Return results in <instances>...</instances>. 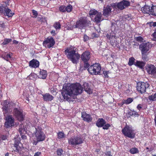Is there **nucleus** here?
<instances>
[{"mask_svg":"<svg viewBox=\"0 0 156 156\" xmlns=\"http://www.w3.org/2000/svg\"><path fill=\"white\" fill-rule=\"evenodd\" d=\"M3 12L5 14L9 17L12 16L14 13L9 9L7 6H4V5L2 4L0 5V13Z\"/></svg>","mask_w":156,"mask_h":156,"instance_id":"obj_14","label":"nucleus"},{"mask_svg":"<svg viewBox=\"0 0 156 156\" xmlns=\"http://www.w3.org/2000/svg\"><path fill=\"white\" fill-rule=\"evenodd\" d=\"M143 52H141L142 59L144 60H147V53L144 52H143Z\"/></svg>","mask_w":156,"mask_h":156,"instance_id":"obj_43","label":"nucleus"},{"mask_svg":"<svg viewBox=\"0 0 156 156\" xmlns=\"http://www.w3.org/2000/svg\"><path fill=\"white\" fill-rule=\"evenodd\" d=\"M4 52L2 53V54H0V57L2 58L3 59V57H4Z\"/></svg>","mask_w":156,"mask_h":156,"instance_id":"obj_59","label":"nucleus"},{"mask_svg":"<svg viewBox=\"0 0 156 156\" xmlns=\"http://www.w3.org/2000/svg\"><path fill=\"white\" fill-rule=\"evenodd\" d=\"M14 123V119L12 115H9L6 117L5 126L6 128H9L13 126Z\"/></svg>","mask_w":156,"mask_h":156,"instance_id":"obj_13","label":"nucleus"},{"mask_svg":"<svg viewBox=\"0 0 156 156\" xmlns=\"http://www.w3.org/2000/svg\"><path fill=\"white\" fill-rule=\"evenodd\" d=\"M84 66L85 68L89 67L87 70L92 75L99 74L100 73L101 66L100 64L98 63L94 64L90 67L89 66V64L86 63L85 65Z\"/></svg>","mask_w":156,"mask_h":156,"instance_id":"obj_4","label":"nucleus"},{"mask_svg":"<svg viewBox=\"0 0 156 156\" xmlns=\"http://www.w3.org/2000/svg\"><path fill=\"white\" fill-rule=\"evenodd\" d=\"M83 39L84 41H87L89 39V37L86 35H84L83 36Z\"/></svg>","mask_w":156,"mask_h":156,"instance_id":"obj_51","label":"nucleus"},{"mask_svg":"<svg viewBox=\"0 0 156 156\" xmlns=\"http://www.w3.org/2000/svg\"><path fill=\"white\" fill-rule=\"evenodd\" d=\"M150 74L154 78H156V67H155Z\"/></svg>","mask_w":156,"mask_h":156,"instance_id":"obj_42","label":"nucleus"},{"mask_svg":"<svg viewBox=\"0 0 156 156\" xmlns=\"http://www.w3.org/2000/svg\"><path fill=\"white\" fill-rule=\"evenodd\" d=\"M20 143V141L16 142V141H15L14 146L15 147V149H14L15 151L16 152H18L20 150V146H19V145Z\"/></svg>","mask_w":156,"mask_h":156,"instance_id":"obj_35","label":"nucleus"},{"mask_svg":"<svg viewBox=\"0 0 156 156\" xmlns=\"http://www.w3.org/2000/svg\"><path fill=\"white\" fill-rule=\"evenodd\" d=\"M12 41L11 39L5 38L3 42L2 43L3 45H6L10 42Z\"/></svg>","mask_w":156,"mask_h":156,"instance_id":"obj_38","label":"nucleus"},{"mask_svg":"<svg viewBox=\"0 0 156 156\" xmlns=\"http://www.w3.org/2000/svg\"><path fill=\"white\" fill-rule=\"evenodd\" d=\"M102 14L101 12H99L95 17L94 21L97 23H98L102 20H101Z\"/></svg>","mask_w":156,"mask_h":156,"instance_id":"obj_26","label":"nucleus"},{"mask_svg":"<svg viewBox=\"0 0 156 156\" xmlns=\"http://www.w3.org/2000/svg\"><path fill=\"white\" fill-rule=\"evenodd\" d=\"M77 50L76 47L71 46L67 48L64 51L67 58L74 64H76L80 58Z\"/></svg>","mask_w":156,"mask_h":156,"instance_id":"obj_2","label":"nucleus"},{"mask_svg":"<svg viewBox=\"0 0 156 156\" xmlns=\"http://www.w3.org/2000/svg\"><path fill=\"white\" fill-rule=\"evenodd\" d=\"M59 9L60 11L62 12H65L66 11V7L64 6H61L59 8Z\"/></svg>","mask_w":156,"mask_h":156,"instance_id":"obj_46","label":"nucleus"},{"mask_svg":"<svg viewBox=\"0 0 156 156\" xmlns=\"http://www.w3.org/2000/svg\"><path fill=\"white\" fill-rule=\"evenodd\" d=\"M51 34L55 36L56 34L55 31L54 30H52L51 32Z\"/></svg>","mask_w":156,"mask_h":156,"instance_id":"obj_55","label":"nucleus"},{"mask_svg":"<svg viewBox=\"0 0 156 156\" xmlns=\"http://www.w3.org/2000/svg\"><path fill=\"white\" fill-rule=\"evenodd\" d=\"M34 156H42V155L41 152H37L35 154Z\"/></svg>","mask_w":156,"mask_h":156,"instance_id":"obj_52","label":"nucleus"},{"mask_svg":"<svg viewBox=\"0 0 156 156\" xmlns=\"http://www.w3.org/2000/svg\"><path fill=\"white\" fill-rule=\"evenodd\" d=\"M66 11L68 12H70L72 9V6L70 5H68L66 7Z\"/></svg>","mask_w":156,"mask_h":156,"instance_id":"obj_44","label":"nucleus"},{"mask_svg":"<svg viewBox=\"0 0 156 156\" xmlns=\"http://www.w3.org/2000/svg\"><path fill=\"white\" fill-rule=\"evenodd\" d=\"M149 86V84L147 82H139L137 83V90L141 94L145 92L146 89Z\"/></svg>","mask_w":156,"mask_h":156,"instance_id":"obj_10","label":"nucleus"},{"mask_svg":"<svg viewBox=\"0 0 156 156\" xmlns=\"http://www.w3.org/2000/svg\"><path fill=\"white\" fill-rule=\"evenodd\" d=\"M135 60V58L133 57H131L129 58L128 62V65L130 66H132Z\"/></svg>","mask_w":156,"mask_h":156,"instance_id":"obj_41","label":"nucleus"},{"mask_svg":"<svg viewBox=\"0 0 156 156\" xmlns=\"http://www.w3.org/2000/svg\"><path fill=\"white\" fill-rule=\"evenodd\" d=\"M151 25L152 26L154 27L156 26V22L151 23Z\"/></svg>","mask_w":156,"mask_h":156,"instance_id":"obj_56","label":"nucleus"},{"mask_svg":"<svg viewBox=\"0 0 156 156\" xmlns=\"http://www.w3.org/2000/svg\"><path fill=\"white\" fill-rule=\"evenodd\" d=\"M6 139V137L5 136H4L2 138V139L3 140H5Z\"/></svg>","mask_w":156,"mask_h":156,"instance_id":"obj_63","label":"nucleus"},{"mask_svg":"<svg viewBox=\"0 0 156 156\" xmlns=\"http://www.w3.org/2000/svg\"><path fill=\"white\" fill-rule=\"evenodd\" d=\"M149 99L152 101L156 100V93L150 96L149 97Z\"/></svg>","mask_w":156,"mask_h":156,"instance_id":"obj_39","label":"nucleus"},{"mask_svg":"<svg viewBox=\"0 0 156 156\" xmlns=\"http://www.w3.org/2000/svg\"><path fill=\"white\" fill-rule=\"evenodd\" d=\"M83 86L85 91L89 94L92 93V90L90 88V87L87 83H84L83 84Z\"/></svg>","mask_w":156,"mask_h":156,"instance_id":"obj_25","label":"nucleus"},{"mask_svg":"<svg viewBox=\"0 0 156 156\" xmlns=\"http://www.w3.org/2000/svg\"><path fill=\"white\" fill-rule=\"evenodd\" d=\"M90 58V52L87 51H86L83 52L81 55V58L82 60L84 62H87Z\"/></svg>","mask_w":156,"mask_h":156,"instance_id":"obj_17","label":"nucleus"},{"mask_svg":"<svg viewBox=\"0 0 156 156\" xmlns=\"http://www.w3.org/2000/svg\"><path fill=\"white\" fill-rule=\"evenodd\" d=\"M151 14L156 16V5H153L151 7Z\"/></svg>","mask_w":156,"mask_h":156,"instance_id":"obj_32","label":"nucleus"},{"mask_svg":"<svg viewBox=\"0 0 156 156\" xmlns=\"http://www.w3.org/2000/svg\"><path fill=\"white\" fill-rule=\"evenodd\" d=\"M1 105L3 106L2 108L4 114L9 113L10 112V110L15 105V104L13 102H11L8 103V101L6 100L3 101Z\"/></svg>","mask_w":156,"mask_h":156,"instance_id":"obj_6","label":"nucleus"},{"mask_svg":"<svg viewBox=\"0 0 156 156\" xmlns=\"http://www.w3.org/2000/svg\"><path fill=\"white\" fill-rule=\"evenodd\" d=\"M151 47V44L149 42H147L141 44L139 46V48L141 50V52L147 53Z\"/></svg>","mask_w":156,"mask_h":156,"instance_id":"obj_16","label":"nucleus"},{"mask_svg":"<svg viewBox=\"0 0 156 156\" xmlns=\"http://www.w3.org/2000/svg\"><path fill=\"white\" fill-rule=\"evenodd\" d=\"M37 77L36 75L34 73H31L29 76L27 78V79H30L31 80H34Z\"/></svg>","mask_w":156,"mask_h":156,"instance_id":"obj_34","label":"nucleus"},{"mask_svg":"<svg viewBox=\"0 0 156 156\" xmlns=\"http://www.w3.org/2000/svg\"><path fill=\"white\" fill-rule=\"evenodd\" d=\"M153 150V149H152V148H150V150H149V151H152Z\"/></svg>","mask_w":156,"mask_h":156,"instance_id":"obj_64","label":"nucleus"},{"mask_svg":"<svg viewBox=\"0 0 156 156\" xmlns=\"http://www.w3.org/2000/svg\"><path fill=\"white\" fill-rule=\"evenodd\" d=\"M135 65L140 68L142 69L144 66L145 63L142 61H137Z\"/></svg>","mask_w":156,"mask_h":156,"instance_id":"obj_28","label":"nucleus"},{"mask_svg":"<svg viewBox=\"0 0 156 156\" xmlns=\"http://www.w3.org/2000/svg\"><path fill=\"white\" fill-rule=\"evenodd\" d=\"M4 57L3 59L7 61L10 62V60L11 59V56L10 54H7L6 52H4Z\"/></svg>","mask_w":156,"mask_h":156,"instance_id":"obj_29","label":"nucleus"},{"mask_svg":"<svg viewBox=\"0 0 156 156\" xmlns=\"http://www.w3.org/2000/svg\"><path fill=\"white\" fill-rule=\"evenodd\" d=\"M152 37H153V40L154 41H156V28L155 30V31L152 34Z\"/></svg>","mask_w":156,"mask_h":156,"instance_id":"obj_49","label":"nucleus"},{"mask_svg":"<svg viewBox=\"0 0 156 156\" xmlns=\"http://www.w3.org/2000/svg\"><path fill=\"white\" fill-rule=\"evenodd\" d=\"M63 152V150L61 149H59L57 150L56 153L58 155L61 156Z\"/></svg>","mask_w":156,"mask_h":156,"instance_id":"obj_45","label":"nucleus"},{"mask_svg":"<svg viewBox=\"0 0 156 156\" xmlns=\"http://www.w3.org/2000/svg\"><path fill=\"white\" fill-rule=\"evenodd\" d=\"M145 67L147 72L150 74L155 68V67L153 65L148 64L146 65Z\"/></svg>","mask_w":156,"mask_h":156,"instance_id":"obj_23","label":"nucleus"},{"mask_svg":"<svg viewBox=\"0 0 156 156\" xmlns=\"http://www.w3.org/2000/svg\"><path fill=\"white\" fill-rule=\"evenodd\" d=\"M105 154L106 156H112V155L111 154V152L110 151H107Z\"/></svg>","mask_w":156,"mask_h":156,"instance_id":"obj_53","label":"nucleus"},{"mask_svg":"<svg viewBox=\"0 0 156 156\" xmlns=\"http://www.w3.org/2000/svg\"><path fill=\"white\" fill-rule=\"evenodd\" d=\"M55 44V41L53 38L48 37L43 42L44 46L46 48H50L53 47Z\"/></svg>","mask_w":156,"mask_h":156,"instance_id":"obj_15","label":"nucleus"},{"mask_svg":"<svg viewBox=\"0 0 156 156\" xmlns=\"http://www.w3.org/2000/svg\"><path fill=\"white\" fill-rule=\"evenodd\" d=\"M47 76V71L44 70H41L39 75V77L40 78L45 79Z\"/></svg>","mask_w":156,"mask_h":156,"instance_id":"obj_24","label":"nucleus"},{"mask_svg":"<svg viewBox=\"0 0 156 156\" xmlns=\"http://www.w3.org/2000/svg\"><path fill=\"white\" fill-rule=\"evenodd\" d=\"M130 152L132 154H135L139 153L138 149L136 147L133 148L130 150Z\"/></svg>","mask_w":156,"mask_h":156,"instance_id":"obj_36","label":"nucleus"},{"mask_svg":"<svg viewBox=\"0 0 156 156\" xmlns=\"http://www.w3.org/2000/svg\"><path fill=\"white\" fill-rule=\"evenodd\" d=\"M99 12L94 9L90 10L89 12L90 16L91 18H92L94 16H96Z\"/></svg>","mask_w":156,"mask_h":156,"instance_id":"obj_30","label":"nucleus"},{"mask_svg":"<svg viewBox=\"0 0 156 156\" xmlns=\"http://www.w3.org/2000/svg\"><path fill=\"white\" fill-rule=\"evenodd\" d=\"M130 3L127 1L123 0L119 3H114L112 4V6L115 9H119L122 10L128 6Z\"/></svg>","mask_w":156,"mask_h":156,"instance_id":"obj_8","label":"nucleus"},{"mask_svg":"<svg viewBox=\"0 0 156 156\" xmlns=\"http://www.w3.org/2000/svg\"><path fill=\"white\" fill-rule=\"evenodd\" d=\"M39 66V62L34 59L30 61L29 63V66L32 68H36L38 67Z\"/></svg>","mask_w":156,"mask_h":156,"instance_id":"obj_19","label":"nucleus"},{"mask_svg":"<svg viewBox=\"0 0 156 156\" xmlns=\"http://www.w3.org/2000/svg\"><path fill=\"white\" fill-rule=\"evenodd\" d=\"M110 73L109 71H105L103 72V74L105 77H108V74Z\"/></svg>","mask_w":156,"mask_h":156,"instance_id":"obj_48","label":"nucleus"},{"mask_svg":"<svg viewBox=\"0 0 156 156\" xmlns=\"http://www.w3.org/2000/svg\"><path fill=\"white\" fill-rule=\"evenodd\" d=\"M32 12L33 15L35 17H36L38 15L37 12L34 10H33Z\"/></svg>","mask_w":156,"mask_h":156,"instance_id":"obj_50","label":"nucleus"},{"mask_svg":"<svg viewBox=\"0 0 156 156\" xmlns=\"http://www.w3.org/2000/svg\"><path fill=\"white\" fill-rule=\"evenodd\" d=\"M58 137L59 139H62L65 136V134L64 133L62 132H58L57 133Z\"/></svg>","mask_w":156,"mask_h":156,"instance_id":"obj_37","label":"nucleus"},{"mask_svg":"<svg viewBox=\"0 0 156 156\" xmlns=\"http://www.w3.org/2000/svg\"><path fill=\"white\" fill-rule=\"evenodd\" d=\"M5 156H9V153H6L5 154Z\"/></svg>","mask_w":156,"mask_h":156,"instance_id":"obj_62","label":"nucleus"},{"mask_svg":"<svg viewBox=\"0 0 156 156\" xmlns=\"http://www.w3.org/2000/svg\"><path fill=\"white\" fill-rule=\"evenodd\" d=\"M19 132L21 135L26 133L25 128H24V126L23 125H20L19 129Z\"/></svg>","mask_w":156,"mask_h":156,"instance_id":"obj_31","label":"nucleus"},{"mask_svg":"<svg viewBox=\"0 0 156 156\" xmlns=\"http://www.w3.org/2000/svg\"><path fill=\"white\" fill-rule=\"evenodd\" d=\"M83 141L80 136H73L68 139V143L71 145H76L82 144Z\"/></svg>","mask_w":156,"mask_h":156,"instance_id":"obj_9","label":"nucleus"},{"mask_svg":"<svg viewBox=\"0 0 156 156\" xmlns=\"http://www.w3.org/2000/svg\"><path fill=\"white\" fill-rule=\"evenodd\" d=\"M132 114L134 115H138V114L137 112L135 111H133L132 112Z\"/></svg>","mask_w":156,"mask_h":156,"instance_id":"obj_58","label":"nucleus"},{"mask_svg":"<svg viewBox=\"0 0 156 156\" xmlns=\"http://www.w3.org/2000/svg\"><path fill=\"white\" fill-rule=\"evenodd\" d=\"M96 126L99 127H103L104 129H108L111 126L109 124H106V122L103 118H99L96 122Z\"/></svg>","mask_w":156,"mask_h":156,"instance_id":"obj_11","label":"nucleus"},{"mask_svg":"<svg viewBox=\"0 0 156 156\" xmlns=\"http://www.w3.org/2000/svg\"><path fill=\"white\" fill-rule=\"evenodd\" d=\"M111 7L109 6L106 7H104L103 10V15L106 16H108L111 12Z\"/></svg>","mask_w":156,"mask_h":156,"instance_id":"obj_21","label":"nucleus"},{"mask_svg":"<svg viewBox=\"0 0 156 156\" xmlns=\"http://www.w3.org/2000/svg\"><path fill=\"white\" fill-rule=\"evenodd\" d=\"M53 26L56 30H60L61 28V26L60 23L59 22H55Z\"/></svg>","mask_w":156,"mask_h":156,"instance_id":"obj_33","label":"nucleus"},{"mask_svg":"<svg viewBox=\"0 0 156 156\" xmlns=\"http://www.w3.org/2000/svg\"><path fill=\"white\" fill-rule=\"evenodd\" d=\"M13 113L16 118L20 121L23 120L24 117V115L23 113V111L17 108L14 109Z\"/></svg>","mask_w":156,"mask_h":156,"instance_id":"obj_12","label":"nucleus"},{"mask_svg":"<svg viewBox=\"0 0 156 156\" xmlns=\"http://www.w3.org/2000/svg\"><path fill=\"white\" fill-rule=\"evenodd\" d=\"M44 101H51L53 99V97L49 93H46L42 95Z\"/></svg>","mask_w":156,"mask_h":156,"instance_id":"obj_20","label":"nucleus"},{"mask_svg":"<svg viewBox=\"0 0 156 156\" xmlns=\"http://www.w3.org/2000/svg\"><path fill=\"white\" fill-rule=\"evenodd\" d=\"M83 91V88L79 83L67 84L63 87L62 94L64 100L70 101L71 99L75 98L76 96L81 94Z\"/></svg>","mask_w":156,"mask_h":156,"instance_id":"obj_1","label":"nucleus"},{"mask_svg":"<svg viewBox=\"0 0 156 156\" xmlns=\"http://www.w3.org/2000/svg\"><path fill=\"white\" fill-rule=\"evenodd\" d=\"M71 25L68 27V28L71 30L73 28H77L81 29L86 27L88 24V21L85 17H81L76 23V24L73 22H71Z\"/></svg>","mask_w":156,"mask_h":156,"instance_id":"obj_3","label":"nucleus"},{"mask_svg":"<svg viewBox=\"0 0 156 156\" xmlns=\"http://www.w3.org/2000/svg\"><path fill=\"white\" fill-rule=\"evenodd\" d=\"M82 118L84 121H85L87 122H90L92 120V117L89 114H88L85 112L82 113Z\"/></svg>","mask_w":156,"mask_h":156,"instance_id":"obj_18","label":"nucleus"},{"mask_svg":"<svg viewBox=\"0 0 156 156\" xmlns=\"http://www.w3.org/2000/svg\"><path fill=\"white\" fill-rule=\"evenodd\" d=\"M137 108L139 111H140L142 108L141 105L140 104L138 105L137 106Z\"/></svg>","mask_w":156,"mask_h":156,"instance_id":"obj_54","label":"nucleus"},{"mask_svg":"<svg viewBox=\"0 0 156 156\" xmlns=\"http://www.w3.org/2000/svg\"><path fill=\"white\" fill-rule=\"evenodd\" d=\"M36 132L35 133V137L36 140L33 141V144L36 145L39 142L45 140V135L42 131L41 127L38 126L36 128Z\"/></svg>","mask_w":156,"mask_h":156,"instance_id":"obj_5","label":"nucleus"},{"mask_svg":"<svg viewBox=\"0 0 156 156\" xmlns=\"http://www.w3.org/2000/svg\"><path fill=\"white\" fill-rule=\"evenodd\" d=\"M154 115H155V118H154V121L155 123V125L156 126V109L154 110Z\"/></svg>","mask_w":156,"mask_h":156,"instance_id":"obj_57","label":"nucleus"},{"mask_svg":"<svg viewBox=\"0 0 156 156\" xmlns=\"http://www.w3.org/2000/svg\"><path fill=\"white\" fill-rule=\"evenodd\" d=\"M106 37L109 40L113 39L114 41H115L116 39L115 34L112 32L110 34H107Z\"/></svg>","mask_w":156,"mask_h":156,"instance_id":"obj_27","label":"nucleus"},{"mask_svg":"<svg viewBox=\"0 0 156 156\" xmlns=\"http://www.w3.org/2000/svg\"><path fill=\"white\" fill-rule=\"evenodd\" d=\"M122 132L124 135L129 138H133L135 137L134 130L129 126L126 125L122 130Z\"/></svg>","mask_w":156,"mask_h":156,"instance_id":"obj_7","label":"nucleus"},{"mask_svg":"<svg viewBox=\"0 0 156 156\" xmlns=\"http://www.w3.org/2000/svg\"><path fill=\"white\" fill-rule=\"evenodd\" d=\"M133 101V98H128L126 100L124 101V103L126 104H128L130 103Z\"/></svg>","mask_w":156,"mask_h":156,"instance_id":"obj_40","label":"nucleus"},{"mask_svg":"<svg viewBox=\"0 0 156 156\" xmlns=\"http://www.w3.org/2000/svg\"><path fill=\"white\" fill-rule=\"evenodd\" d=\"M21 138L22 139L25 140L26 139V136L24 135H22L21 136Z\"/></svg>","mask_w":156,"mask_h":156,"instance_id":"obj_60","label":"nucleus"},{"mask_svg":"<svg viewBox=\"0 0 156 156\" xmlns=\"http://www.w3.org/2000/svg\"><path fill=\"white\" fill-rule=\"evenodd\" d=\"M13 43L15 44H17L18 43V41H16V40H14L13 41Z\"/></svg>","mask_w":156,"mask_h":156,"instance_id":"obj_61","label":"nucleus"},{"mask_svg":"<svg viewBox=\"0 0 156 156\" xmlns=\"http://www.w3.org/2000/svg\"><path fill=\"white\" fill-rule=\"evenodd\" d=\"M150 8V6L145 5L141 8L142 11L144 13L151 14V8Z\"/></svg>","mask_w":156,"mask_h":156,"instance_id":"obj_22","label":"nucleus"},{"mask_svg":"<svg viewBox=\"0 0 156 156\" xmlns=\"http://www.w3.org/2000/svg\"><path fill=\"white\" fill-rule=\"evenodd\" d=\"M136 40L137 41L141 42L143 41V39L142 37L139 36L136 38Z\"/></svg>","mask_w":156,"mask_h":156,"instance_id":"obj_47","label":"nucleus"}]
</instances>
